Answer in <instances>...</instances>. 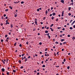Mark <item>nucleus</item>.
I'll return each mask as SVG.
<instances>
[{"mask_svg":"<svg viewBox=\"0 0 75 75\" xmlns=\"http://www.w3.org/2000/svg\"><path fill=\"white\" fill-rule=\"evenodd\" d=\"M3 25V23H1V25L2 26V25Z\"/></svg>","mask_w":75,"mask_h":75,"instance_id":"nucleus-42","label":"nucleus"},{"mask_svg":"<svg viewBox=\"0 0 75 75\" xmlns=\"http://www.w3.org/2000/svg\"><path fill=\"white\" fill-rule=\"evenodd\" d=\"M27 61V58H26L25 59V62H26V61Z\"/></svg>","mask_w":75,"mask_h":75,"instance_id":"nucleus-15","label":"nucleus"},{"mask_svg":"<svg viewBox=\"0 0 75 75\" xmlns=\"http://www.w3.org/2000/svg\"><path fill=\"white\" fill-rule=\"evenodd\" d=\"M62 17H63V16H64V11H63L62 12Z\"/></svg>","mask_w":75,"mask_h":75,"instance_id":"nucleus-1","label":"nucleus"},{"mask_svg":"<svg viewBox=\"0 0 75 75\" xmlns=\"http://www.w3.org/2000/svg\"><path fill=\"white\" fill-rule=\"evenodd\" d=\"M57 29H61V27H58L57 28Z\"/></svg>","mask_w":75,"mask_h":75,"instance_id":"nucleus-36","label":"nucleus"},{"mask_svg":"<svg viewBox=\"0 0 75 75\" xmlns=\"http://www.w3.org/2000/svg\"><path fill=\"white\" fill-rule=\"evenodd\" d=\"M72 20H71L70 21V23H71L72 22Z\"/></svg>","mask_w":75,"mask_h":75,"instance_id":"nucleus-37","label":"nucleus"},{"mask_svg":"<svg viewBox=\"0 0 75 75\" xmlns=\"http://www.w3.org/2000/svg\"><path fill=\"white\" fill-rule=\"evenodd\" d=\"M48 11H50V9H48Z\"/></svg>","mask_w":75,"mask_h":75,"instance_id":"nucleus-64","label":"nucleus"},{"mask_svg":"<svg viewBox=\"0 0 75 75\" xmlns=\"http://www.w3.org/2000/svg\"><path fill=\"white\" fill-rule=\"evenodd\" d=\"M67 25H69V23H67Z\"/></svg>","mask_w":75,"mask_h":75,"instance_id":"nucleus-55","label":"nucleus"},{"mask_svg":"<svg viewBox=\"0 0 75 75\" xmlns=\"http://www.w3.org/2000/svg\"><path fill=\"white\" fill-rule=\"evenodd\" d=\"M56 21H58V19L57 18L56 20Z\"/></svg>","mask_w":75,"mask_h":75,"instance_id":"nucleus-58","label":"nucleus"},{"mask_svg":"<svg viewBox=\"0 0 75 75\" xmlns=\"http://www.w3.org/2000/svg\"><path fill=\"white\" fill-rule=\"evenodd\" d=\"M7 37V35H5V37Z\"/></svg>","mask_w":75,"mask_h":75,"instance_id":"nucleus-63","label":"nucleus"},{"mask_svg":"<svg viewBox=\"0 0 75 75\" xmlns=\"http://www.w3.org/2000/svg\"><path fill=\"white\" fill-rule=\"evenodd\" d=\"M30 56H29L28 57V58H30Z\"/></svg>","mask_w":75,"mask_h":75,"instance_id":"nucleus-52","label":"nucleus"},{"mask_svg":"<svg viewBox=\"0 0 75 75\" xmlns=\"http://www.w3.org/2000/svg\"><path fill=\"white\" fill-rule=\"evenodd\" d=\"M73 28H75V25H74Z\"/></svg>","mask_w":75,"mask_h":75,"instance_id":"nucleus-57","label":"nucleus"},{"mask_svg":"<svg viewBox=\"0 0 75 75\" xmlns=\"http://www.w3.org/2000/svg\"><path fill=\"white\" fill-rule=\"evenodd\" d=\"M21 69H23V66H21L20 67Z\"/></svg>","mask_w":75,"mask_h":75,"instance_id":"nucleus-17","label":"nucleus"},{"mask_svg":"<svg viewBox=\"0 0 75 75\" xmlns=\"http://www.w3.org/2000/svg\"><path fill=\"white\" fill-rule=\"evenodd\" d=\"M39 44H40V45H42V42H40V43H39Z\"/></svg>","mask_w":75,"mask_h":75,"instance_id":"nucleus-28","label":"nucleus"},{"mask_svg":"<svg viewBox=\"0 0 75 75\" xmlns=\"http://www.w3.org/2000/svg\"><path fill=\"white\" fill-rule=\"evenodd\" d=\"M68 37H70V35H68Z\"/></svg>","mask_w":75,"mask_h":75,"instance_id":"nucleus-56","label":"nucleus"},{"mask_svg":"<svg viewBox=\"0 0 75 75\" xmlns=\"http://www.w3.org/2000/svg\"><path fill=\"white\" fill-rule=\"evenodd\" d=\"M19 46L21 47L22 46V45H21V44H20V45H19Z\"/></svg>","mask_w":75,"mask_h":75,"instance_id":"nucleus-46","label":"nucleus"},{"mask_svg":"<svg viewBox=\"0 0 75 75\" xmlns=\"http://www.w3.org/2000/svg\"><path fill=\"white\" fill-rule=\"evenodd\" d=\"M6 40H8V41L9 40V39L8 38H7Z\"/></svg>","mask_w":75,"mask_h":75,"instance_id":"nucleus-29","label":"nucleus"},{"mask_svg":"<svg viewBox=\"0 0 75 75\" xmlns=\"http://www.w3.org/2000/svg\"><path fill=\"white\" fill-rule=\"evenodd\" d=\"M50 28L51 29V30L52 31H54V30H53L51 28Z\"/></svg>","mask_w":75,"mask_h":75,"instance_id":"nucleus-14","label":"nucleus"},{"mask_svg":"<svg viewBox=\"0 0 75 75\" xmlns=\"http://www.w3.org/2000/svg\"><path fill=\"white\" fill-rule=\"evenodd\" d=\"M23 3H24V2H23V1L21 2V4H23Z\"/></svg>","mask_w":75,"mask_h":75,"instance_id":"nucleus-30","label":"nucleus"},{"mask_svg":"<svg viewBox=\"0 0 75 75\" xmlns=\"http://www.w3.org/2000/svg\"><path fill=\"white\" fill-rule=\"evenodd\" d=\"M45 13H46V15H47V13H48V11H47V10H46V12H45Z\"/></svg>","mask_w":75,"mask_h":75,"instance_id":"nucleus-6","label":"nucleus"},{"mask_svg":"<svg viewBox=\"0 0 75 75\" xmlns=\"http://www.w3.org/2000/svg\"><path fill=\"white\" fill-rule=\"evenodd\" d=\"M9 8H11V9H12V8H13L12 7H11V6H9Z\"/></svg>","mask_w":75,"mask_h":75,"instance_id":"nucleus-22","label":"nucleus"},{"mask_svg":"<svg viewBox=\"0 0 75 75\" xmlns=\"http://www.w3.org/2000/svg\"><path fill=\"white\" fill-rule=\"evenodd\" d=\"M74 4V3L73 2L71 3V5H73Z\"/></svg>","mask_w":75,"mask_h":75,"instance_id":"nucleus-60","label":"nucleus"},{"mask_svg":"<svg viewBox=\"0 0 75 75\" xmlns=\"http://www.w3.org/2000/svg\"><path fill=\"white\" fill-rule=\"evenodd\" d=\"M37 75H40V73L38 72L37 73Z\"/></svg>","mask_w":75,"mask_h":75,"instance_id":"nucleus-32","label":"nucleus"},{"mask_svg":"<svg viewBox=\"0 0 75 75\" xmlns=\"http://www.w3.org/2000/svg\"><path fill=\"white\" fill-rule=\"evenodd\" d=\"M55 44H59V43L57 42H55Z\"/></svg>","mask_w":75,"mask_h":75,"instance_id":"nucleus-19","label":"nucleus"},{"mask_svg":"<svg viewBox=\"0 0 75 75\" xmlns=\"http://www.w3.org/2000/svg\"><path fill=\"white\" fill-rule=\"evenodd\" d=\"M48 38L50 39V36L49 35L48 36Z\"/></svg>","mask_w":75,"mask_h":75,"instance_id":"nucleus-35","label":"nucleus"},{"mask_svg":"<svg viewBox=\"0 0 75 75\" xmlns=\"http://www.w3.org/2000/svg\"><path fill=\"white\" fill-rule=\"evenodd\" d=\"M35 23L36 24V25H37V21H35Z\"/></svg>","mask_w":75,"mask_h":75,"instance_id":"nucleus-7","label":"nucleus"},{"mask_svg":"<svg viewBox=\"0 0 75 75\" xmlns=\"http://www.w3.org/2000/svg\"><path fill=\"white\" fill-rule=\"evenodd\" d=\"M4 17H6V14H4Z\"/></svg>","mask_w":75,"mask_h":75,"instance_id":"nucleus-38","label":"nucleus"},{"mask_svg":"<svg viewBox=\"0 0 75 75\" xmlns=\"http://www.w3.org/2000/svg\"><path fill=\"white\" fill-rule=\"evenodd\" d=\"M49 34H50L48 33L47 34H46V35H48V36H49Z\"/></svg>","mask_w":75,"mask_h":75,"instance_id":"nucleus-44","label":"nucleus"},{"mask_svg":"<svg viewBox=\"0 0 75 75\" xmlns=\"http://www.w3.org/2000/svg\"><path fill=\"white\" fill-rule=\"evenodd\" d=\"M6 74H7V75H9V72H7L6 73Z\"/></svg>","mask_w":75,"mask_h":75,"instance_id":"nucleus-21","label":"nucleus"},{"mask_svg":"<svg viewBox=\"0 0 75 75\" xmlns=\"http://www.w3.org/2000/svg\"><path fill=\"white\" fill-rule=\"evenodd\" d=\"M45 17H44L43 18V20H45Z\"/></svg>","mask_w":75,"mask_h":75,"instance_id":"nucleus-34","label":"nucleus"},{"mask_svg":"<svg viewBox=\"0 0 75 75\" xmlns=\"http://www.w3.org/2000/svg\"><path fill=\"white\" fill-rule=\"evenodd\" d=\"M34 72L37 73V71H36V70H35V71H34Z\"/></svg>","mask_w":75,"mask_h":75,"instance_id":"nucleus-59","label":"nucleus"},{"mask_svg":"<svg viewBox=\"0 0 75 75\" xmlns=\"http://www.w3.org/2000/svg\"><path fill=\"white\" fill-rule=\"evenodd\" d=\"M42 67H45V65H43V66H42Z\"/></svg>","mask_w":75,"mask_h":75,"instance_id":"nucleus-27","label":"nucleus"},{"mask_svg":"<svg viewBox=\"0 0 75 75\" xmlns=\"http://www.w3.org/2000/svg\"><path fill=\"white\" fill-rule=\"evenodd\" d=\"M5 69L4 68H2V69H1V71H2L3 72H4L5 71Z\"/></svg>","mask_w":75,"mask_h":75,"instance_id":"nucleus-3","label":"nucleus"},{"mask_svg":"<svg viewBox=\"0 0 75 75\" xmlns=\"http://www.w3.org/2000/svg\"><path fill=\"white\" fill-rule=\"evenodd\" d=\"M13 72H16V71H15V70H13Z\"/></svg>","mask_w":75,"mask_h":75,"instance_id":"nucleus-31","label":"nucleus"},{"mask_svg":"<svg viewBox=\"0 0 75 75\" xmlns=\"http://www.w3.org/2000/svg\"><path fill=\"white\" fill-rule=\"evenodd\" d=\"M8 11V9H7L5 10V11Z\"/></svg>","mask_w":75,"mask_h":75,"instance_id":"nucleus-11","label":"nucleus"},{"mask_svg":"<svg viewBox=\"0 0 75 75\" xmlns=\"http://www.w3.org/2000/svg\"><path fill=\"white\" fill-rule=\"evenodd\" d=\"M8 22V20H6V23H7Z\"/></svg>","mask_w":75,"mask_h":75,"instance_id":"nucleus-45","label":"nucleus"},{"mask_svg":"<svg viewBox=\"0 0 75 75\" xmlns=\"http://www.w3.org/2000/svg\"><path fill=\"white\" fill-rule=\"evenodd\" d=\"M75 23V21H74L71 24V25H73V24H74Z\"/></svg>","mask_w":75,"mask_h":75,"instance_id":"nucleus-2","label":"nucleus"},{"mask_svg":"<svg viewBox=\"0 0 75 75\" xmlns=\"http://www.w3.org/2000/svg\"><path fill=\"white\" fill-rule=\"evenodd\" d=\"M43 63H44V61H42L41 63L43 64Z\"/></svg>","mask_w":75,"mask_h":75,"instance_id":"nucleus-50","label":"nucleus"},{"mask_svg":"<svg viewBox=\"0 0 75 75\" xmlns=\"http://www.w3.org/2000/svg\"><path fill=\"white\" fill-rule=\"evenodd\" d=\"M23 59H24V57H22V60H23Z\"/></svg>","mask_w":75,"mask_h":75,"instance_id":"nucleus-54","label":"nucleus"},{"mask_svg":"<svg viewBox=\"0 0 75 75\" xmlns=\"http://www.w3.org/2000/svg\"><path fill=\"white\" fill-rule=\"evenodd\" d=\"M63 61L64 62H65V61H66V59H64Z\"/></svg>","mask_w":75,"mask_h":75,"instance_id":"nucleus-40","label":"nucleus"},{"mask_svg":"<svg viewBox=\"0 0 75 75\" xmlns=\"http://www.w3.org/2000/svg\"><path fill=\"white\" fill-rule=\"evenodd\" d=\"M69 68H70V67H69V66L68 67H67V69H69Z\"/></svg>","mask_w":75,"mask_h":75,"instance_id":"nucleus-20","label":"nucleus"},{"mask_svg":"<svg viewBox=\"0 0 75 75\" xmlns=\"http://www.w3.org/2000/svg\"><path fill=\"white\" fill-rule=\"evenodd\" d=\"M2 62H3V63L4 64H5V62H4V61H2Z\"/></svg>","mask_w":75,"mask_h":75,"instance_id":"nucleus-41","label":"nucleus"},{"mask_svg":"<svg viewBox=\"0 0 75 75\" xmlns=\"http://www.w3.org/2000/svg\"><path fill=\"white\" fill-rule=\"evenodd\" d=\"M71 7H69V11H70V10H71Z\"/></svg>","mask_w":75,"mask_h":75,"instance_id":"nucleus-9","label":"nucleus"},{"mask_svg":"<svg viewBox=\"0 0 75 75\" xmlns=\"http://www.w3.org/2000/svg\"><path fill=\"white\" fill-rule=\"evenodd\" d=\"M59 67V66H56V67L57 68H58Z\"/></svg>","mask_w":75,"mask_h":75,"instance_id":"nucleus-26","label":"nucleus"},{"mask_svg":"<svg viewBox=\"0 0 75 75\" xmlns=\"http://www.w3.org/2000/svg\"><path fill=\"white\" fill-rule=\"evenodd\" d=\"M53 25H54V24H52L50 26V27H52V26H53Z\"/></svg>","mask_w":75,"mask_h":75,"instance_id":"nucleus-12","label":"nucleus"},{"mask_svg":"<svg viewBox=\"0 0 75 75\" xmlns=\"http://www.w3.org/2000/svg\"><path fill=\"white\" fill-rule=\"evenodd\" d=\"M64 49H62V51H64Z\"/></svg>","mask_w":75,"mask_h":75,"instance_id":"nucleus-53","label":"nucleus"},{"mask_svg":"<svg viewBox=\"0 0 75 75\" xmlns=\"http://www.w3.org/2000/svg\"><path fill=\"white\" fill-rule=\"evenodd\" d=\"M54 17L52 16V20H53L54 19Z\"/></svg>","mask_w":75,"mask_h":75,"instance_id":"nucleus-33","label":"nucleus"},{"mask_svg":"<svg viewBox=\"0 0 75 75\" xmlns=\"http://www.w3.org/2000/svg\"><path fill=\"white\" fill-rule=\"evenodd\" d=\"M52 9H53V7H52L51 8V10H52Z\"/></svg>","mask_w":75,"mask_h":75,"instance_id":"nucleus-61","label":"nucleus"},{"mask_svg":"<svg viewBox=\"0 0 75 75\" xmlns=\"http://www.w3.org/2000/svg\"><path fill=\"white\" fill-rule=\"evenodd\" d=\"M16 43H15L14 44V46H16Z\"/></svg>","mask_w":75,"mask_h":75,"instance_id":"nucleus-43","label":"nucleus"},{"mask_svg":"<svg viewBox=\"0 0 75 75\" xmlns=\"http://www.w3.org/2000/svg\"><path fill=\"white\" fill-rule=\"evenodd\" d=\"M37 11H40V9L39 8H38L37 9Z\"/></svg>","mask_w":75,"mask_h":75,"instance_id":"nucleus-23","label":"nucleus"},{"mask_svg":"<svg viewBox=\"0 0 75 75\" xmlns=\"http://www.w3.org/2000/svg\"><path fill=\"white\" fill-rule=\"evenodd\" d=\"M18 62H19V63H20L21 62V61L20 60H19Z\"/></svg>","mask_w":75,"mask_h":75,"instance_id":"nucleus-10","label":"nucleus"},{"mask_svg":"<svg viewBox=\"0 0 75 75\" xmlns=\"http://www.w3.org/2000/svg\"><path fill=\"white\" fill-rule=\"evenodd\" d=\"M72 39L73 41H74V39H75V37H73L72 38Z\"/></svg>","mask_w":75,"mask_h":75,"instance_id":"nucleus-5","label":"nucleus"},{"mask_svg":"<svg viewBox=\"0 0 75 75\" xmlns=\"http://www.w3.org/2000/svg\"><path fill=\"white\" fill-rule=\"evenodd\" d=\"M45 33H48V31L47 30H46L45 31Z\"/></svg>","mask_w":75,"mask_h":75,"instance_id":"nucleus-13","label":"nucleus"},{"mask_svg":"<svg viewBox=\"0 0 75 75\" xmlns=\"http://www.w3.org/2000/svg\"><path fill=\"white\" fill-rule=\"evenodd\" d=\"M64 41V39H62L61 40V41L62 42V41Z\"/></svg>","mask_w":75,"mask_h":75,"instance_id":"nucleus-16","label":"nucleus"},{"mask_svg":"<svg viewBox=\"0 0 75 75\" xmlns=\"http://www.w3.org/2000/svg\"><path fill=\"white\" fill-rule=\"evenodd\" d=\"M61 2L63 3H64V1L63 0H61Z\"/></svg>","mask_w":75,"mask_h":75,"instance_id":"nucleus-4","label":"nucleus"},{"mask_svg":"<svg viewBox=\"0 0 75 75\" xmlns=\"http://www.w3.org/2000/svg\"><path fill=\"white\" fill-rule=\"evenodd\" d=\"M15 17H17V15H15Z\"/></svg>","mask_w":75,"mask_h":75,"instance_id":"nucleus-62","label":"nucleus"},{"mask_svg":"<svg viewBox=\"0 0 75 75\" xmlns=\"http://www.w3.org/2000/svg\"><path fill=\"white\" fill-rule=\"evenodd\" d=\"M11 28H12V27H13V25H12V24H11Z\"/></svg>","mask_w":75,"mask_h":75,"instance_id":"nucleus-24","label":"nucleus"},{"mask_svg":"<svg viewBox=\"0 0 75 75\" xmlns=\"http://www.w3.org/2000/svg\"><path fill=\"white\" fill-rule=\"evenodd\" d=\"M70 30H72V27H70Z\"/></svg>","mask_w":75,"mask_h":75,"instance_id":"nucleus-25","label":"nucleus"},{"mask_svg":"<svg viewBox=\"0 0 75 75\" xmlns=\"http://www.w3.org/2000/svg\"><path fill=\"white\" fill-rule=\"evenodd\" d=\"M69 16H71V13H69Z\"/></svg>","mask_w":75,"mask_h":75,"instance_id":"nucleus-48","label":"nucleus"},{"mask_svg":"<svg viewBox=\"0 0 75 75\" xmlns=\"http://www.w3.org/2000/svg\"><path fill=\"white\" fill-rule=\"evenodd\" d=\"M56 14H55V13H52V15L53 16H55V15Z\"/></svg>","mask_w":75,"mask_h":75,"instance_id":"nucleus-8","label":"nucleus"},{"mask_svg":"<svg viewBox=\"0 0 75 75\" xmlns=\"http://www.w3.org/2000/svg\"><path fill=\"white\" fill-rule=\"evenodd\" d=\"M14 3H16V4H17V3H18V2H14Z\"/></svg>","mask_w":75,"mask_h":75,"instance_id":"nucleus-18","label":"nucleus"},{"mask_svg":"<svg viewBox=\"0 0 75 75\" xmlns=\"http://www.w3.org/2000/svg\"><path fill=\"white\" fill-rule=\"evenodd\" d=\"M1 42H3V40L2 39L1 40Z\"/></svg>","mask_w":75,"mask_h":75,"instance_id":"nucleus-51","label":"nucleus"},{"mask_svg":"<svg viewBox=\"0 0 75 75\" xmlns=\"http://www.w3.org/2000/svg\"><path fill=\"white\" fill-rule=\"evenodd\" d=\"M26 44H27V45H28V42H27L26 43Z\"/></svg>","mask_w":75,"mask_h":75,"instance_id":"nucleus-47","label":"nucleus"},{"mask_svg":"<svg viewBox=\"0 0 75 75\" xmlns=\"http://www.w3.org/2000/svg\"><path fill=\"white\" fill-rule=\"evenodd\" d=\"M52 14H50V17H51V16H52Z\"/></svg>","mask_w":75,"mask_h":75,"instance_id":"nucleus-39","label":"nucleus"},{"mask_svg":"<svg viewBox=\"0 0 75 75\" xmlns=\"http://www.w3.org/2000/svg\"><path fill=\"white\" fill-rule=\"evenodd\" d=\"M62 30H63V31H64V30H65V28H63L62 29Z\"/></svg>","mask_w":75,"mask_h":75,"instance_id":"nucleus-49","label":"nucleus"}]
</instances>
